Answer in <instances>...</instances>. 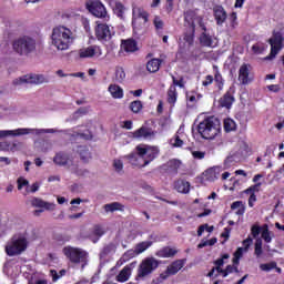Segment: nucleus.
I'll use <instances>...</instances> for the list:
<instances>
[{"label":"nucleus","mask_w":284,"mask_h":284,"mask_svg":"<svg viewBox=\"0 0 284 284\" xmlns=\"http://www.w3.org/2000/svg\"><path fill=\"white\" fill-rule=\"evenodd\" d=\"M261 185H263V183L258 182L248 186L244 190V194H256V192H261Z\"/></svg>","instance_id":"nucleus-42"},{"label":"nucleus","mask_w":284,"mask_h":284,"mask_svg":"<svg viewBox=\"0 0 284 284\" xmlns=\"http://www.w3.org/2000/svg\"><path fill=\"white\" fill-rule=\"evenodd\" d=\"M163 170L165 172H169L170 174H179V168H181V161L173 159L166 162V164L162 165Z\"/></svg>","instance_id":"nucleus-22"},{"label":"nucleus","mask_w":284,"mask_h":284,"mask_svg":"<svg viewBox=\"0 0 284 284\" xmlns=\"http://www.w3.org/2000/svg\"><path fill=\"white\" fill-rule=\"evenodd\" d=\"M148 21H150V13H148L145 9L141 7L133 8L132 28L134 32H141V30H145Z\"/></svg>","instance_id":"nucleus-9"},{"label":"nucleus","mask_w":284,"mask_h":284,"mask_svg":"<svg viewBox=\"0 0 284 284\" xmlns=\"http://www.w3.org/2000/svg\"><path fill=\"white\" fill-rule=\"evenodd\" d=\"M153 24H154V28L155 30H163V20H161V17L159 16H155L154 20H153Z\"/></svg>","instance_id":"nucleus-51"},{"label":"nucleus","mask_w":284,"mask_h":284,"mask_svg":"<svg viewBox=\"0 0 284 284\" xmlns=\"http://www.w3.org/2000/svg\"><path fill=\"white\" fill-rule=\"evenodd\" d=\"M225 270L229 275L234 274V272L239 273V266L227 265Z\"/></svg>","instance_id":"nucleus-61"},{"label":"nucleus","mask_w":284,"mask_h":284,"mask_svg":"<svg viewBox=\"0 0 284 284\" xmlns=\"http://www.w3.org/2000/svg\"><path fill=\"white\" fill-rule=\"evenodd\" d=\"M101 54H103V51L99 45H90L79 50L80 59H92V57H101Z\"/></svg>","instance_id":"nucleus-18"},{"label":"nucleus","mask_w":284,"mask_h":284,"mask_svg":"<svg viewBox=\"0 0 284 284\" xmlns=\"http://www.w3.org/2000/svg\"><path fill=\"white\" fill-rule=\"evenodd\" d=\"M113 168L116 172H121V170H123V162L121 160H114Z\"/></svg>","instance_id":"nucleus-58"},{"label":"nucleus","mask_w":284,"mask_h":284,"mask_svg":"<svg viewBox=\"0 0 284 284\" xmlns=\"http://www.w3.org/2000/svg\"><path fill=\"white\" fill-rule=\"evenodd\" d=\"M78 152L80 154L81 161H83L84 163H88V161L92 159V154L90 153L88 146H79Z\"/></svg>","instance_id":"nucleus-35"},{"label":"nucleus","mask_w":284,"mask_h":284,"mask_svg":"<svg viewBox=\"0 0 284 284\" xmlns=\"http://www.w3.org/2000/svg\"><path fill=\"white\" fill-rule=\"evenodd\" d=\"M224 130L226 132H234L236 130V122L234 120L227 118L224 120Z\"/></svg>","instance_id":"nucleus-40"},{"label":"nucleus","mask_w":284,"mask_h":284,"mask_svg":"<svg viewBox=\"0 0 284 284\" xmlns=\"http://www.w3.org/2000/svg\"><path fill=\"white\" fill-rule=\"evenodd\" d=\"M213 70H215L213 81L215 82V85L217 90H223L225 85V80L223 79V75L221 74V71H219V67L213 65Z\"/></svg>","instance_id":"nucleus-28"},{"label":"nucleus","mask_w":284,"mask_h":284,"mask_svg":"<svg viewBox=\"0 0 284 284\" xmlns=\"http://www.w3.org/2000/svg\"><path fill=\"white\" fill-rule=\"evenodd\" d=\"M186 261L187 260H185V258L173 261L166 267V270L159 275L158 283H163V281H168V278H170V276H176V274H179V272H181V270H183V267H185Z\"/></svg>","instance_id":"nucleus-12"},{"label":"nucleus","mask_w":284,"mask_h":284,"mask_svg":"<svg viewBox=\"0 0 284 284\" xmlns=\"http://www.w3.org/2000/svg\"><path fill=\"white\" fill-rule=\"evenodd\" d=\"M64 256L69 258L70 263L74 265H79V263H83L82 267H85L88 264V252L83 251V248L74 247V246H65L62 250Z\"/></svg>","instance_id":"nucleus-6"},{"label":"nucleus","mask_w":284,"mask_h":284,"mask_svg":"<svg viewBox=\"0 0 284 284\" xmlns=\"http://www.w3.org/2000/svg\"><path fill=\"white\" fill-rule=\"evenodd\" d=\"M252 243H254V240L252 239V236H248L247 239H245L243 242H242V245H243V250L244 252H247V250H250Z\"/></svg>","instance_id":"nucleus-53"},{"label":"nucleus","mask_w":284,"mask_h":284,"mask_svg":"<svg viewBox=\"0 0 284 284\" xmlns=\"http://www.w3.org/2000/svg\"><path fill=\"white\" fill-rule=\"evenodd\" d=\"M12 48L20 57H29V54L37 50V40L32 37L23 36L13 41Z\"/></svg>","instance_id":"nucleus-5"},{"label":"nucleus","mask_w":284,"mask_h":284,"mask_svg":"<svg viewBox=\"0 0 284 284\" xmlns=\"http://www.w3.org/2000/svg\"><path fill=\"white\" fill-rule=\"evenodd\" d=\"M32 207H39L40 210L33 211V216H40L42 212H54V209L57 207V204L52 202H45L40 197H33L31 200Z\"/></svg>","instance_id":"nucleus-14"},{"label":"nucleus","mask_w":284,"mask_h":284,"mask_svg":"<svg viewBox=\"0 0 284 284\" xmlns=\"http://www.w3.org/2000/svg\"><path fill=\"white\" fill-rule=\"evenodd\" d=\"M28 250V240L24 237H12L4 246L7 256H19Z\"/></svg>","instance_id":"nucleus-8"},{"label":"nucleus","mask_w":284,"mask_h":284,"mask_svg":"<svg viewBox=\"0 0 284 284\" xmlns=\"http://www.w3.org/2000/svg\"><path fill=\"white\" fill-rule=\"evenodd\" d=\"M68 161H70V158L63 152L57 153L53 158L55 165H68Z\"/></svg>","instance_id":"nucleus-32"},{"label":"nucleus","mask_w":284,"mask_h":284,"mask_svg":"<svg viewBox=\"0 0 284 284\" xmlns=\"http://www.w3.org/2000/svg\"><path fill=\"white\" fill-rule=\"evenodd\" d=\"M193 159H197L199 161L205 159V152L203 151H193L192 152Z\"/></svg>","instance_id":"nucleus-56"},{"label":"nucleus","mask_w":284,"mask_h":284,"mask_svg":"<svg viewBox=\"0 0 284 284\" xmlns=\"http://www.w3.org/2000/svg\"><path fill=\"white\" fill-rule=\"evenodd\" d=\"M103 210L108 212H124L125 205L121 204L120 202H113L109 204H104Z\"/></svg>","instance_id":"nucleus-31"},{"label":"nucleus","mask_w":284,"mask_h":284,"mask_svg":"<svg viewBox=\"0 0 284 284\" xmlns=\"http://www.w3.org/2000/svg\"><path fill=\"white\" fill-rule=\"evenodd\" d=\"M92 234L94 236H97L98 239H101V236H103V234H105V230L103 229V226H101V224H97L93 227Z\"/></svg>","instance_id":"nucleus-47"},{"label":"nucleus","mask_w":284,"mask_h":284,"mask_svg":"<svg viewBox=\"0 0 284 284\" xmlns=\"http://www.w3.org/2000/svg\"><path fill=\"white\" fill-rule=\"evenodd\" d=\"M109 92L113 99H123V89L116 84H111L109 87Z\"/></svg>","instance_id":"nucleus-33"},{"label":"nucleus","mask_w":284,"mask_h":284,"mask_svg":"<svg viewBox=\"0 0 284 284\" xmlns=\"http://www.w3.org/2000/svg\"><path fill=\"white\" fill-rule=\"evenodd\" d=\"M149 247H152V242H141L135 246V254H143V252H145V250H148Z\"/></svg>","instance_id":"nucleus-38"},{"label":"nucleus","mask_w":284,"mask_h":284,"mask_svg":"<svg viewBox=\"0 0 284 284\" xmlns=\"http://www.w3.org/2000/svg\"><path fill=\"white\" fill-rule=\"evenodd\" d=\"M250 68H252V65L247 63H244L240 67L239 81L242 83V85H250V83L254 81V78L250 75Z\"/></svg>","instance_id":"nucleus-19"},{"label":"nucleus","mask_w":284,"mask_h":284,"mask_svg":"<svg viewBox=\"0 0 284 284\" xmlns=\"http://www.w3.org/2000/svg\"><path fill=\"white\" fill-rule=\"evenodd\" d=\"M196 23L203 30L207 32V27L203 22V17L197 16L196 11L187 10L184 12V41L187 45H194V37L196 34Z\"/></svg>","instance_id":"nucleus-2"},{"label":"nucleus","mask_w":284,"mask_h":284,"mask_svg":"<svg viewBox=\"0 0 284 284\" xmlns=\"http://www.w3.org/2000/svg\"><path fill=\"white\" fill-rule=\"evenodd\" d=\"M219 103L221 108H226V110H230L234 103V89L230 88L220 99Z\"/></svg>","instance_id":"nucleus-21"},{"label":"nucleus","mask_w":284,"mask_h":284,"mask_svg":"<svg viewBox=\"0 0 284 284\" xmlns=\"http://www.w3.org/2000/svg\"><path fill=\"white\" fill-rule=\"evenodd\" d=\"M166 101L168 103L174 108L176 105V101L179 99V92L176 91V88L174 85H170L168 92H166Z\"/></svg>","instance_id":"nucleus-26"},{"label":"nucleus","mask_w":284,"mask_h":284,"mask_svg":"<svg viewBox=\"0 0 284 284\" xmlns=\"http://www.w3.org/2000/svg\"><path fill=\"white\" fill-rule=\"evenodd\" d=\"M252 52L254 54H263L265 52V44L263 43H255L252 45Z\"/></svg>","instance_id":"nucleus-48"},{"label":"nucleus","mask_w":284,"mask_h":284,"mask_svg":"<svg viewBox=\"0 0 284 284\" xmlns=\"http://www.w3.org/2000/svg\"><path fill=\"white\" fill-rule=\"evenodd\" d=\"M283 33L280 31H273L272 37L268 39V43L271 45L270 59H274V57L281 52L283 48Z\"/></svg>","instance_id":"nucleus-13"},{"label":"nucleus","mask_w":284,"mask_h":284,"mask_svg":"<svg viewBox=\"0 0 284 284\" xmlns=\"http://www.w3.org/2000/svg\"><path fill=\"white\" fill-rule=\"evenodd\" d=\"M173 83L171 85H174V88H185V82H183V78H180V80H176V77L172 75Z\"/></svg>","instance_id":"nucleus-52"},{"label":"nucleus","mask_w":284,"mask_h":284,"mask_svg":"<svg viewBox=\"0 0 284 284\" xmlns=\"http://www.w3.org/2000/svg\"><path fill=\"white\" fill-rule=\"evenodd\" d=\"M136 251L134 250H128L120 258V263L121 265H123V263H128V261H132V258H134V256H136Z\"/></svg>","instance_id":"nucleus-37"},{"label":"nucleus","mask_w":284,"mask_h":284,"mask_svg":"<svg viewBox=\"0 0 284 284\" xmlns=\"http://www.w3.org/2000/svg\"><path fill=\"white\" fill-rule=\"evenodd\" d=\"M200 43L204 48H214V39H212V36L207 34V31H203L200 36Z\"/></svg>","instance_id":"nucleus-30"},{"label":"nucleus","mask_w":284,"mask_h":284,"mask_svg":"<svg viewBox=\"0 0 284 284\" xmlns=\"http://www.w3.org/2000/svg\"><path fill=\"white\" fill-rule=\"evenodd\" d=\"M231 210H236L235 214L243 216L245 214V204H243V201H235L231 204Z\"/></svg>","instance_id":"nucleus-34"},{"label":"nucleus","mask_w":284,"mask_h":284,"mask_svg":"<svg viewBox=\"0 0 284 284\" xmlns=\"http://www.w3.org/2000/svg\"><path fill=\"white\" fill-rule=\"evenodd\" d=\"M262 239L265 241V243H272V236L270 235V229L267 224H264L262 227Z\"/></svg>","instance_id":"nucleus-43"},{"label":"nucleus","mask_w":284,"mask_h":284,"mask_svg":"<svg viewBox=\"0 0 284 284\" xmlns=\"http://www.w3.org/2000/svg\"><path fill=\"white\" fill-rule=\"evenodd\" d=\"M113 12L116 14V17H119V19H123V14H125V6H123L121 2H115Z\"/></svg>","instance_id":"nucleus-39"},{"label":"nucleus","mask_w":284,"mask_h":284,"mask_svg":"<svg viewBox=\"0 0 284 284\" xmlns=\"http://www.w3.org/2000/svg\"><path fill=\"white\" fill-rule=\"evenodd\" d=\"M232 232V229L230 227H225L224 232L221 234L222 239H225L224 241H229L230 240V233Z\"/></svg>","instance_id":"nucleus-63"},{"label":"nucleus","mask_w":284,"mask_h":284,"mask_svg":"<svg viewBox=\"0 0 284 284\" xmlns=\"http://www.w3.org/2000/svg\"><path fill=\"white\" fill-rule=\"evenodd\" d=\"M186 101H189V103H195L196 94L195 93H186Z\"/></svg>","instance_id":"nucleus-64"},{"label":"nucleus","mask_w":284,"mask_h":284,"mask_svg":"<svg viewBox=\"0 0 284 284\" xmlns=\"http://www.w3.org/2000/svg\"><path fill=\"white\" fill-rule=\"evenodd\" d=\"M131 112H133V114H139V112H141V110H143V102H141V100H135L132 101L129 105Z\"/></svg>","instance_id":"nucleus-36"},{"label":"nucleus","mask_w":284,"mask_h":284,"mask_svg":"<svg viewBox=\"0 0 284 284\" xmlns=\"http://www.w3.org/2000/svg\"><path fill=\"white\" fill-rule=\"evenodd\" d=\"M178 253L179 251H176L175 248L164 246L163 248L158 251L155 255L159 256V258H172L173 256H176Z\"/></svg>","instance_id":"nucleus-25"},{"label":"nucleus","mask_w":284,"mask_h":284,"mask_svg":"<svg viewBox=\"0 0 284 284\" xmlns=\"http://www.w3.org/2000/svg\"><path fill=\"white\" fill-rule=\"evenodd\" d=\"M161 63H163V60L159 58H153L149 60L146 63L148 72H150L151 74L159 72V70H161Z\"/></svg>","instance_id":"nucleus-24"},{"label":"nucleus","mask_w":284,"mask_h":284,"mask_svg":"<svg viewBox=\"0 0 284 284\" xmlns=\"http://www.w3.org/2000/svg\"><path fill=\"white\" fill-rule=\"evenodd\" d=\"M248 207H254V203H256V194L255 193H248Z\"/></svg>","instance_id":"nucleus-60"},{"label":"nucleus","mask_w":284,"mask_h":284,"mask_svg":"<svg viewBox=\"0 0 284 284\" xmlns=\"http://www.w3.org/2000/svg\"><path fill=\"white\" fill-rule=\"evenodd\" d=\"M131 272L132 268H130L129 265L124 266L116 275L115 281H118V283H125V281H129Z\"/></svg>","instance_id":"nucleus-29"},{"label":"nucleus","mask_w":284,"mask_h":284,"mask_svg":"<svg viewBox=\"0 0 284 284\" xmlns=\"http://www.w3.org/2000/svg\"><path fill=\"white\" fill-rule=\"evenodd\" d=\"M213 17L217 26H223L224 22L227 21V12L223 8V6L220 4L213 8Z\"/></svg>","instance_id":"nucleus-20"},{"label":"nucleus","mask_w":284,"mask_h":284,"mask_svg":"<svg viewBox=\"0 0 284 284\" xmlns=\"http://www.w3.org/2000/svg\"><path fill=\"white\" fill-rule=\"evenodd\" d=\"M17 183H18V190H23V187H26L29 184L28 180L23 178H19Z\"/></svg>","instance_id":"nucleus-57"},{"label":"nucleus","mask_w":284,"mask_h":284,"mask_svg":"<svg viewBox=\"0 0 284 284\" xmlns=\"http://www.w3.org/2000/svg\"><path fill=\"white\" fill-rule=\"evenodd\" d=\"M230 258V254H223L222 257L217 258L214 262V265H216V267H223V265L225 264V260Z\"/></svg>","instance_id":"nucleus-50"},{"label":"nucleus","mask_w":284,"mask_h":284,"mask_svg":"<svg viewBox=\"0 0 284 284\" xmlns=\"http://www.w3.org/2000/svg\"><path fill=\"white\" fill-rule=\"evenodd\" d=\"M51 41L52 45H54L57 50H69L70 45H72V42L74 41L72 30L64 26H58L53 28Z\"/></svg>","instance_id":"nucleus-3"},{"label":"nucleus","mask_w":284,"mask_h":284,"mask_svg":"<svg viewBox=\"0 0 284 284\" xmlns=\"http://www.w3.org/2000/svg\"><path fill=\"white\" fill-rule=\"evenodd\" d=\"M132 134H133V139H143L144 141H152V139H156V131L145 125H142L140 129L135 130Z\"/></svg>","instance_id":"nucleus-17"},{"label":"nucleus","mask_w":284,"mask_h":284,"mask_svg":"<svg viewBox=\"0 0 284 284\" xmlns=\"http://www.w3.org/2000/svg\"><path fill=\"white\" fill-rule=\"evenodd\" d=\"M121 48L124 52H136L139 50V44L136 43V40L130 38L122 40Z\"/></svg>","instance_id":"nucleus-23"},{"label":"nucleus","mask_w":284,"mask_h":284,"mask_svg":"<svg viewBox=\"0 0 284 284\" xmlns=\"http://www.w3.org/2000/svg\"><path fill=\"white\" fill-rule=\"evenodd\" d=\"M115 81L118 83H123V81H125V70L121 67L115 69Z\"/></svg>","instance_id":"nucleus-41"},{"label":"nucleus","mask_w":284,"mask_h":284,"mask_svg":"<svg viewBox=\"0 0 284 284\" xmlns=\"http://www.w3.org/2000/svg\"><path fill=\"white\" fill-rule=\"evenodd\" d=\"M54 129H17V130H2L0 131V139L7 136H26V134H54Z\"/></svg>","instance_id":"nucleus-7"},{"label":"nucleus","mask_w":284,"mask_h":284,"mask_svg":"<svg viewBox=\"0 0 284 284\" xmlns=\"http://www.w3.org/2000/svg\"><path fill=\"white\" fill-rule=\"evenodd\" d=\"M50 274L52 276V282L57 283V281H59L61 278V275H59V273L57 272V270H51Z\"/></svg>","instance_id":"nucleus-62"},{"label":"nucleus","mask_w":284,"mask_h":284,"mask_svg":"<svg viewBox=\"0 0 284 284\" xmlns=\"http://www.w3.org/2000/svg\"><path fill=\"white\" fill-rule=\"evenodd\" d=\"M197 132L200 136L205 139L206 141H212V139H216L219 134H221V120L216 116H209L204 119L197 125Z\"/></svg>","instance_id":"nucleus-4"},{"label":"nucleus","mask_w":284,"mask_h":284,"mask_svg":"<svg viewBox=\"0 0 284 284\" xmlns=\"http://www.w3.org/2000/svg\"><path fill=\"white\" fill-rule=\"evenodd\" d=\"M260 270H262V272H272V270H276V262L261 264Z\"/></svg>","instance_id":"nucleus-46"},{"label":"nucleus","mask_w":284,"mask_h":284,"mask_svg":"<svg viewBox=\"0 0 284 284\" xmlns=\"http://www.w3.org/2000/svg\"><path fill=\"white\" fill-rule=\"evenodd\" d=\"M255 256L261 257L263 255V241L261 239H257L255 241V251H254Z\"/></svg>","instance_id":"nucleus-44"},{"label":"nucleus","mask_w":284,"mask_h":284,"mask_svg":"<svg viewBox=\"0 0 284 284\" xmlns=\"http://www.w3.org/2000/svg\"><path fill=\"white\" fill-rule=\"evenodd\" d=\"M204 176L206 179V181H216L217 176H216V170L214 169H209L205 171Z\"/></svg>","instance_id":"nucleus-45"},{"label":"nucleus","mask_w":284,"mask_h":284,"mask_svg":"<svg viewBox=\"0 0 284 284\" xmlns=\"http://www.w3.org/2000/svg\"><path fill=\"white\" fill-rule=\"evenodd\" d=\"M173 145H174V148H182L183 146V140H181V136H179V135L174 136Z\"/></svg>","instance_id":"nucleus-59"},{"label":"nucleus","mask_w":284,"mask_h":284,"mask_svg":"<svg viewBox=\"0 0 284 284\" xmlns=\"http://www.w3.org/2000/svg\"><path fill=\"white\" fill-rule=\"evenodd\" d=\"M161 265V262L154 257L144 258L138 268L136 281L139 278H145V276H150L154 270H156Z\"/></svg>","instance_id":"nucleus-10"},{"label":"nucleus","mask_w":284,"mask_h":284,"mask_svg":"<svg viewBox=\"0 0 284 284\" xmlns=\"http://www.w3.org/2000/svg\"><path fill=\"white\" fill-rule=\"evenodd\" d=\"M251 234H252L253 239H256V236H258V234H261V226L254 224L251 227Z\"/></svg>","instance_id":"nucleus-55"},{"label":"nucleus","mask_w":284,"mask_h":284,"mask_svg":"<svg viewBox=\"0 0 284 284\" xmlns=\"http://www.w3.org/2000/svg\"><path fill=\"white\" fill-rule=\"evenodd\" d=\"M85 8L91 14H93V17H97L98 19H104L105 21L110 19V16H108V10L101 0H88L85 2Z\"/></svg>","instance_id":"nucleus-11"},{"label":"nucleus","mask_w":284,"mask_h":284,"mask_svg":"<svg viewBox=\"0 0 284 284\" xmlns=\"http://www.w3.org/2000/svg\"><path fill=\"white\" fill-rule=\"evenodd\" d=\"M174 190L180 194H189L190 193V182L185 180H178L174 182Z\"/></svg>","instance_id":"nucleus-27"},{"label":"nucleus","mask_w":284,"mask_h":284,"mask_svg":"<svg viewBox=\"0 0 284 284\" xmlns=\"http://www.w3.org/2000/svg\"><path fill=\"white\" fill-rule=\"evenodd\" d=\"M214 83V77L213 75H206L204 80L202 81V85L204 88H207L209 85H212Z\"/></svg>","instance_id":"nucleus-54"},{"label":"nucleus","mask_w":284,"mask_h":284,"mask_svg":"<svg viewBox=\"0 0 284 284\" xmlns=\"http://www.w3.org/2000/svg\"><path fill=\"white\" fill-rule=\"evenodd\" d=\"M23 83H33L39 85L41 83H48V79L43 74H27L13 80V85H23Z\"/></svg>","instance_id":"nucleus-15"},{"label":"nucleus","mask_w":284,"mask_h":284,"mask_svg":"<svg viewBox=\"0 0 284 284\" xmlns=\"http://www.w3.org/2000/svg\"><path fill=\"white\" fill-rule=\"evenodd\" d=\"M97 26L94 28L95 38L98 41H110L112 39V31L110 30V26L106 23H101L99 21L95 22Z\"/></svg>","instance_id":"nucleus-16"},{"label":"nucleus","mask_w":284,"mask_h":284,"mask_svg":"<svg viewBox=\"0 0 284 284\" xmlns=\"http://www.w3.org/2000/svg\"><path fill=\"white\" fill-rule=\"evenodd\" d=\"M207 245H216V237H212L211 240L201 242L197 247L199 250H203V247H207Z\"/></svg>","instance_id":"nucleus-49"},{"label":"nucleus","mask_w":284,"mask_h":284,"mask_svg":"<svg viewBox=\"0 0 284 284\" xmlns=\"http://www.w3.org/2000/svg\"><path fill=\"white\" fill-rule=\"evenodd\" d=\"M156 156H159V148L150 146L148 144H139L135 146V152L125 155V159H128L131 165L145 168L146 165H150Z\"/></svg>","instance_id":"nucleus-1"}]
</instances>
